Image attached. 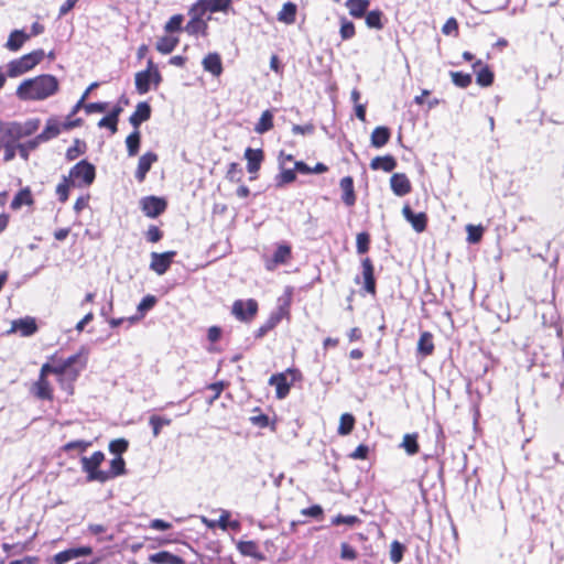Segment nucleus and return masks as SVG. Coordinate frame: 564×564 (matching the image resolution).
Instances as JSON below:
<instances>
[{"instance_id":"1","label":"nucleus","mask_w":564,"mask_h":564,"mask_svg":"<svg viewBox=\"0 0 564 564\" xmlns=\"http://www.w3.org/2000/svg\"><path fill=\"white\" fill-rule=\"evenodd\" d=\"M57 89L56 77L45 74L23 80L17 89V96L21 100H43L54 95Z\"/></svg>"},{"instance_id":"2","label":"nucleus","mask_w":564,"mask_h":564,"mask_svg":"<svg viewBox=\"0 0 564 564\" xmlns=\"http://www.w3.org/2000/svg\"><path fill=\"white\" fill-rule=\"evenodd\" d=\"M40 119H30L23 123H0V128L3 130V134L9 141L18 143L20 139L30 137L36 132L40 128Z\"/></svg>"},{"instance_id":"3","label":"nucleus","mask_w":564,"mask_h":564,"mask_svg":"<svg viewBox=\"0 0 564 564\" xmlns=\"http://www.w3.org/2000/svg\"><path fill=\"white\" fill-rule=\"evenodd\" d=\"M95 176V166L86 160H83L70 169L67 177L69 178L72 186L84 187L93 184Z\"/></svg>"},{"instance_id":"4","label":"nucleus","mask_w":564,"mask_h":564,"mask_svg":"<svg viewBox=\"0 0 564 564\" xmlns=\"http://www.w3.org/2000/svg\"><path fill=\"white\" fill-rule=\"evenodd\" d=\"M44 57V51L37 50L32 53L25 54L22 57L11 61L8 65V76L18 77L34 66H36Z\"/></svg>"},{"instance_id":"5","label":"nucleus","mask_w":564,"mask_h":564,"mask_svg":"<svg viewBox=\"0 0 564 564\" xmlns=\"http://www.w3.org/2000/svg\"><path fill=\"white\" fill-rule=\"evenodd\" d=\"M104 460L105 454L100 451L95 452L90 457L80 458L82 469L87 474V481L105 482V470L99 469Z\"/></svg>"},{"instance_id":"6","label":"nucleus","mask_w":564,"mask_h":564,"mask_svg":"<svg viewBox=\"0 0 564 564\" xmlns=\"http://www.w3.org/2000/svg\"><path fill=\"white\" fill-rule=\"evenodd\" d=\"M93 554L90 546L70 547L55 554L48 562V564H66L75 558L82 556H88Z\"/></svg>"},{"instance_id":"7","label":"nucleus","mask_w":564,"mask_h":564,"mask_svg":"<svg viewBox=\"0 0 564 564\" xmlns=\"http://www.w3.org/2000/svg\"><path fill=\"white\" fill-rule=\"evenodd\" d=\"M232 0H198L193 7L198 13L227 12L231 9Z\"/></svg>"},{"instance_id":"8","label":"nucleus","mask_w":564,"mask_h":564,"mask_svg":"<svg viewBox=\"0 0 564 564\" xmlns=\"http://www.w3.org/2000/svg\"><path fill=\"white\" fill-rule=\"evenodd\" d=\"M53 367L54 375L59 377L62 388L66 390L68 393H73L72 383L77 379V371L69 370V368L65 365L63 360H61L56 365H53Z\"/></svg>"},{"instance_id":"9","label":"nucleus","mask_w":564,"mask_h":564,"mask_svg":"<svg viewBox=\"0 0 564 564\" xmlns=\"http://www.w3.org/2000/svg\"><path fill=\"white\" fill-rule=\"evenodd\" d=\"M175 256V251H166L163 253L152 252L150 269L159 275L164 274L170 268Z\"/></svg>"},{"instance_id":"10","label":"nucleus","mask_w":564,"mask_h":564,"mask_svg":"<svg viewBox=\"0 0 564 564\" xmlns=\"http://www.w3.org/2000/svg\"><path fill=\"white\" fill-rule=\"evenodd\" d=\"M141 208L148 217L155 218L165 210L166 202L156 196H148L141 200Z\"/></svg>"},{"instance_id":"11","label":"nucleus","mask_w":564,"mask_h":564,"mask_svg":"<svg viewBox=\"0 0 564 564\" xmlns=\"http://www.w3.org/2000/svg\"><path fill=\"white\" fill-rule=\"evenodd\" d=\"M191 20L185 26V30L188 34H205L207 30V21L204 20V14L195 11V8L192 7L189 10Z\"/></svg>"},{"instance_id":"12","label":"nucleus","mask_w":564,"mask_h":564,"mask_svg":"<svg viewBox=\"0 0 564 564\" xmlns=\"http://www.w3.org/2000/svg\"><path fill=\"white\" fill-rule=\"evenodd\" d=\"M257 311H258L257 301L253 299H249L246 301L237 300L232 305L231 313L236 317H246V315L253 316L254 314H257Z\"/></svg>"},{"instance_id":"13","label":"nucleus","mask_w":564,"mask_h":564,"mask_svg":"<svg viewBox=\"0 0 564 564\" xmlns=\"http://www.w3.org/2000/svg\"><path fill=\"white\" fill-rule=\"evenodd\" d=\"M402 214L416 232H422L425 230L427 217L424 213L415 214L409 205H405L402 208Z\"/></svg>"},{"instance_id":"14","label":"nucleus","mask_w":564,"mask_h":564,"mask_svg":"<svg viewBox=\"0 0 564 564\" xmlns=\"http://www.w3.org/2000/svg\"><path fill=\"white\" fill-rule=\"evenodd\" d=\"M390 186L397 196H404L411 192V183L403 173H394L390 178Z\"/></svg>"},{"instance_id":"15","label":"nucleus","mask_w":564,"mask_h":564,"mask_svg":"<svg viewBox=\"0 0 564 564\" xmlns=\"http://www.w3.org/2000/svg\"><path fill=\"white\" fill-rule=\"evenodd\" d=\"M263 158L264 155L261 149H246L245 159L247 160V171L250 174H256L260 170Z\"/></svg>"},{"instance_id":"16","label":"nucleus","mask_w":564,"mask_h":564,"mask_svg":"<svg viewBox=\"0 0 564 564\" xmlns=\"http://www.w3.org/2000/svg\"><path fill=\"white\" fill-rule=\"evenodd\" d=\"M156 161L158 155L154 152H147L140 156L135 171V178L140 183L144 181L147 173L150 171L152 164Z\"/></svg>"},{"instance_id":"17","label":"nucleus","mask_w":564,"mask_h":564,"mask_svg":"<svg viewBox=\"0 0 564 564\" xmlns=\"http://www.w3.org/2000/svg\"><path fill=\"white\" fill-rule=\"evenodd\" d=\"M269 384L275 387L276 398L280 400L286 398L290 392L291 383L288 382L286 375L283 372L272 375L269 379Z\"/></svg>"},{"instance_id":"18","label":"nucleus","mask_w":564,"mask_h":564,"mask_svg":"<svg viewBox=\"0 0 564 564\" xmlns=\"http://www.w3.org/2000/svg\"><path fill=\"white\" fill-rule=\"evenodd\" d=\"M37 330L35 319H13L11 328L8 333L20 332L22 336H31Z\"/></svg>"},{"instance_id":"19","label":"nucleus","mask_w":564,"mask_h":564,"mask_svg":"<svg viewBox=\"0 0 564 564\" xmlns=\"http://www.w3.org/2000/svg\"><path fill=\"white\" fill-rule=\"evenodd\" d=\"M62 124L56 118H50L46 121L44 130L37 134V140L43 142H47L51 139L56 138L61 133Z\"/></svg>"},{"instance_id":"20","label":"nucleus","mask_w":564,"mask_h":564,"mask_svg":"<svg viewBox=\"0 0 564 564\" xmlns=\"http://www.w3.org/2000/svg\"><path fill=\"white\" fill-rule=\"evenodd\" d=\"M291 257V248L289 246H279L271 259L267 260V269L273 270L278 264H284Z\"/></svg>"},{"instance_id":"21","label":"nucleus","mask_w":564,"mask_h":564,"mask_svg":"<svg viewBox=\"0 0 564 564\" xmlns=\"http://www.w3.org/2000/svg\"><path fill=\"white\" fill-rule=\"evenodd\" d=\"M151 116V107L147 102H139L135 111L130 116L129 122L138 129L143 121H147Z\"/></svg>"},{"instance_id":"22","label":"nucleus","mask_w":564,"mask_h":564,"mask_svg":"<svg viewBox=\"0 0 564 564\" xmlns=\"http://www.w3.org/2000/svg\"><path fill=\"white\" fill-rule=\"evenodd\" d=\"M203 67L214 76H219L223 72L221 58L217 53H209L203 59Z\"/></svg>"},{"instance_id":"23","label":"nucleus","mask_w":564,"mask_h":564,"mask_svg":"<svg viewBox=\"0 0 564 564\" xmlns=\"http://www.w3.org/2000/svg\"><path fill=\"white\" fill-rule=\"evenodd\" d=\"M340 188L343 191L341 199L347 206H352L356 203V195L354 191V181L350 176H345L340 180Z\"/></svg>"},{"instance_id":"24","label":"nucleus","mask_w":564,"mask_h":564,"mask_svg":"<svg viewBox=\"0 0 564 564\" xmlns=\"http://www.w3.org/2000/svg\"><path fill=\"white\" fill-rule=\"evenodd\" d=\"M362 278L365 282V289L369 293H375L376 291V281L373 276V265L369 258L362 260Z\"/></svg>"},{"instance_id":"25","label":"nucleus","mask_w":564,"mask_h":564,"mask_svg":"<svg viewBox=\"0 0 564 564\" xmlns=\"http://www.w3.org/2000/svg\"><path fill=\"white\" fill-rule=\"evenodd\" d=\"M149 561L153 564H185L182 557L167 551H160L151 554L149 556Z\"/></svg>"},{"instance_id":"26","label":"nucleus","mask_w":564,"mask_h":564,"mask_svg":"<svg viewBox=\"0 0 564 564\" xmlns=\"http://www.w3.org/2000/svg\"><path fill=\"white\" fill-rule=\"evenodd\" d=\"M30 35L22 30H14L10 33L6 47L12 52L19 51Z\"/></svg>"},{"instance_id":"27","label":"nucleus","mask_w":564,"mask_h":564,"mask_svg":"<svg viewBox=\"0 0 564 564\" xmlns=\"http://www.w3.org/2000/svg\"><path fill=\"white\" fill-rule=\"evenodd\" d=\"M127 473L126 462L122 457H116L110 462V469L105 470V482Z\"/></svg>"},{"instance_id":"28","label":"nucleus","mask_w":564,"mask_h":564,"mask_svg":"<svg viewBox=\"0 0 564 564\" xmlns=\"http://www.w3.org/2000/svg\"><path fill=\"white\" fill-rule=\"evenodd\" d=\"M33 393L41 400H52V389L50 382L45 378H39L33 386Z\"/></svg>"},{"instance_id":"29","label":"nucleus","mask_w":564,"mask_h":564,"mask_svg":"<svg viewBox=\"0 0 564 564\" xmlns=\"http://www.w3.org/2000/svg\"><path fill=\"white\" fill-rule=\"evenodd\" d=\"M397 166V161L391 155L376 156L370 163L372 170H383L384 172H391Z\"/></svg>"},{"instance_id":"30","label":"nucleus","mask_w":564,"mask_h":564,"mask_svg":"<svg viewBox=\"0 0 564 564\" xmlns=\"http://www.w3.org/2000/svg\"><path fill=\"white\" fill-rule=\"evenodd\" d=\"M434 350L433 336L429 332H423L417 341V351L426 357L432 355Z\"/></svg>"},{"instance_id":"31","label":"nucleus","mask_w":564,"mask_h":564,"mask_svg":"<svg viewBox=\"0 0 564 564\" xmlns=\"http://www.w3.org/2000/svg\"><path fill=\"white\" fill-rule=\"evenodd\" d=\"M122 108L117 106L112 109L110 115L101 118L98 122L99 128H109L112 133L117 131L118 117L121 113Z\"/></svg>"},{"instance_id":"32","label":"nucleus","mask_w":564,"mask_h":564,"mask_svg":"<svg viewBox=\"0 0 564 564\" xmlns=\"http://www.w3.org/2000/svg\"><path fill=\"white\" fill-rule=\"evenodd\" d=\"M390 139V130L387 127H377L371 133V144L375 148H382Z\"/></svg>"},{"instance_id":"33","label":"nucleus","mask_w":564,"mask_h":564,"mask_svg":"<svg viewBox=\"0 0 564 564\" xmlns=\"http://www.w3.org/2000/svg\"><path fill=\"white\" fill-rule=\"evenodd\" d=\"M369 4V0H347L346 2V7L354 18H362Z\"/></svg>"},{"instance_id":"34","label":"nucleus","mask_w":564,"mask_h":564,"mask_svg":"<svg viewBox=\"0 0 564 564\" xmlns=\"http://www.w3.org/2000/svg\"><path fill=\"white\" fill-rule=\"evenodd\" d=\"M273 128V113L271 110H265L261 113V117L254 126V131L259 134H263Z\"/></svg>"},{"instance_id":"35","label":"nucleus","mask_w":564,"mask_h":564,"mask_svg":"<svg viewBox=\"0 0 564 564\" xmlns=\"http://www.w3.org/2000/svg\"><path fill=\"white\" fill-rule=\"evenodd\" d=\"M63 361L69 368V370H76L78 377L80 371L86 367L87 358L84 357L80 352H77L64 359Z\"/></svg>"},{"instance_id":"36","label":"nucleus","mask_w":564,"mask_h":564,"mask_svg":"<svg viewBox=\"0 0 564 564\" xmlns=\"http://www.w3.org/2000/svg\"><path fill=\"white\" fill-rule=\"evenodd\" d=\"M151 72H139L135 74V89L140 95H144L150 90Z\"/></svg>"},{"instance_id":"37","label":"nucleus","mask_w":564,"mask_h":564,"mask_svg":"<svg viewBox=\"0 0 564 564\" xmlns=\"http://www.w3.org/2000/svg\"><path fill=\"white\" fill-rule=\"evenodd\" d=\"M296 6L292 2L283 4L282 10L278 14V20L286 24H292L295 21Z\"/></svg>"},{"instance_id":"38","label":"nucleus","mask_w":564,"mask_h":564,"mask_svg":"<svg viewBox=\"0 0 564 564\" xmlns=\"http://www.w3.org/2000/svg\"><path fill=\"white\" fill-rule=\"evenodd\" d=\"M33 203L32 195L29 188L21 189L12 199L11 208L19 209L23 205H31Z\"/></svg>"},{"instance_id":"39","label":"nucleus","mask_w":564,"mask_h":564,"mask_svg":"<svg viewBox=\"0 0 564 564\" xmlns=\"http://www.w3.org/2000/svg\"><path fill=\"white\" fill-rule=\"evenodd\" d=\"M355 426V417L350 413H344L340 416L339 426L337 433L339 435H348L351 433Z\"/></svg>"},{"instance_id":"40","label":"nucleus","mask_w":564,"mask_h":564,"mask_svg":"<svg viewBox=\"0 0 564 564\" xmlns=\"http://www.w3.org/2000/svg\"><path fill=\"white\" fill-rule=\"evenodd\" d=\"M140 132L135 129L132 133H130L126 139L127 151L129 156L137 155L140 148Z\"/></svg>"},{"instance_id":"41","label":"nucleus","mask_w":564,"mask_h":564,"mask_svg":"<svg viewBox=\"0 0 564 564\" xmlns=\"http://www.w3.org/2000/svg\"><path fill=\"white\" fill-rule=\"evenodd\" d=\"M178 40L174 36H163L156 42V50L162 54L171 53L177 45Z\"/></svg>"},{"instance_id":"42","label":"nucleus","mask_w":564,"mask_h":564,"mask_svg":"<svg viewBox=\"0 0 564 564\" xmlns=\"http://www.w3.org/2000/svg\"><path fill=\"white\" fill-rule=\"evenodd\" d=\"M237 549L239 550V552L242 555L252 556V557H256V558H260L261 557L259 552H258V545L253 541H240L237 544Z\"/></svg>"},{"instance_id":"43","label":"nucleus","mask_w":564,"mask_h":564,"mask_svg":"<svg viewBox=\"0 0 564 564\" xmlns=\"http://www.w3.org/2000/svg\"><path fill=\"white\" fill-rule=\"evenodd\" d=\"M171 419L169 417H165V416H159V415H152L150 419H149V424L151 425L152 427V432H153V436L154 437H158L161 433V429L163 426H167L171 424Z\"/></svg>"},{"instance_id":"44","label":"nucleus","mask_w":564,"mask_h":564,"mask_svg":"<svg viewBox=\"0 0 564 564\" xmlns=\"http://www.w3.org/2000/svg\"><path fill=\"white\" fill-rule=\"evenodd\" d=\"M42 142L37 140V137H35L34 139L28 141V142H24V143H17V148H18V151H19V154L21 155V158H23L24 160H28L29 159V153L33 150H35L39 144H41Z\"/></svg>"},{"instance_id":"45","label":"nucleus","mask_w":564,"mask_h":564,"mask_svg":"<svg viewBox=\"0 0 564 564\" xmlns=\"http://www.w3.org/2000/svg\"><path fill=\"white\" fill-rule=\"evenodd\" d=\"M382 12L379 10H373L367 13L366 15V24L370 29L381 30L383 24L381 22Z\"/></svg>"},{"instance_id":"46","label":"nucleus","mask_w":564,"mask_h":564,"mask_svg":"<svg viewBox=\"0 0 564 564\" xmlns=\"http://www.w3.org/2000/svg\"><path fill=\"white\" fill-rule=\"evenodd\" d=\"M129 442L126 438H117L109 443V452L118 457L127 452Z\"/></svg>"},{"instance_id":"47","label":"nucleus","mask_w":564,"mask_h":564,"mask_svg":"<svg viewBox=\"0 0 564 564\" xmlns=\"http://www.w3.org/2000/svg\"><path fill=\"white\" fill-rule=\"evenodd\" d=\"M85 149H86L85 142L80 141L79 139H76L74 141V144L70 148H68V150L66 152V159L68 161H74L80 154H83L85 152Z\"/></svg>"},{"instance_id":"48","label":"nucleus","mask_w":564,"mask_h":564,"mask_svg":"<svg viewBox=\"0 0 564 564\" xmlns=\"http://www.w3.org/2000/svg\"><path fill=\"white\" fill-rule=\"evenodd\" d=\"M476 82L482 87L490 86L494 82L492 72L487 66L482 67L477 72Z\"/></svg>"},{"instance_id":"49","label":"nucleus","mask_w":564,"mask_h":564,"mask_svg":"<svg viewBox=\"0 0 564 564\" xmlns=\"http://www.w3.org/2000/svg\"><path fill=\"white\" fill-rule=\"evenodd\" d=\"M452 82L460 88H466L471 83V75L463 72H451Z\"/></svg>"},{"instance_id":"50","label":"nucleus","mask_w":564,"mask_h":564,"mask_svg":"<svg viewBox=\"0 0 564 564\" xmlns=\"http://www.w3.org/2000/svg\"><path fill=\"white\" fill-rule=\"evenodd\" d=\"M405 546L399 541H393L390 549V560L392 563L398 564L403 558Z\"/></svg>"},{"instance_id":"51","label":"nucleus","mask_w":564,"mask_h":564,"mask_svg":"<svg viewBox=\"0 0 564 564\" xmlns=\"http://www.w3.org/2000/svg\"><path fill=\"white\" fill-rule=\"evenodd\" d=\"M402 447L406 451L409 455H414L419 452V444L416 441V435L414 434H405L402 442Z\"/></svg>"},{"instance_id":"52","label":"nucleus","mask_w":564,"mask_h":564,"mask_svg":"<svg viewBox=\"0 0 564 564\" xmlns=\"http://www.w3.org/2000/svg\"><path fill=\"white\" fill-rule=\"evenodd\" d=\"M280 169H281V173L276 177L278 186H282L284 184L292 183L295 180L296 175H295L294 170L288 169L286 166H283Z\"/></svg>"},{"instance_id":"53","label":"nucleus","mask_w":564,"mask_h":564,"mask_svg":"<svg viewBox=\"0 0 564 564\" xmlns=\"http://www.w3.org/2000/svg\"><path fill=\"white\" fill-rule=\"evenodd\" d=\"M72 186L70 181L67 176H63L62 183L56 187V194L62 203H65L68 198V189Z\"/></svg>"},{"instance_id":"54","label":"nucleus","mask_w":564,"mask_h":564,"mask_svg":"<svg viewBox=\"0 0 564 564\" xmlns=\"http://www.w3.org/2000/svg\"><path fill=\"white\" fill-rule=\"evenodd\" d=\"M359 522H360V519L356 516L338 514L332 519V524H334V525L347 524V525L354 527L355 524H357Z\"/></svg>"},{"instance_id":"55","label":"nucleus","mask_w":564,"mask_h":564,"mask_svg":"<svg viewBox=\"0 0 564 564\" xmlns=\"http://www.w3.org/2000/svg\"><path fill=\"white\" fill-rule=\"evenodd\" d=\"M182 22H183V15L181 14H175L173 15L165 24V31L166 32H176V31H180L181 30V26H182Z\"/></svg>"},{"instance_id":"56","label":"nucleus","mask_w":564,"mask_h":564,"mask_svg":"<svg viewBox=\"0 0 564 564\" xmlns=\"http://www.w3.org/2000/svg\"><path fill=\"white\" fill-rule=\"evenodd\" d=\"M90 445H91V443L86 442V441H72V442L66 443L63 446V449L65 452H70L73 449H78L80 452H85Z\"/></svg>"},{"instance_id":"57","label":"nucleus","mask_w":564,"mask_h":564,"mask_svg":"<svg viewBox=\"0 0 564 564\" xmlns=\"http://www.w3.org/2000/svg\"><path fill=\"white\" fill-rule=\"evenodd\" d=\"M340 557L346 561H354L357 558L356 550L348 543L340 544Z\"/></svg>"},{"instance_id":"58","label":"nucleus","mask_w":564,"mask_h":564,"mask_svg":"<svg viewBox=\"0 0 564 564\" xmlns=\"http://www.w3.org/2000/svg\"><path fill=\"white\" fill-rule=\"evenodd\" d=\"M301 514L305 517H312L315 519H322L324 516V510L319 505H314L308 508L302 509Z\"/></svg>"},{"instance_id":"59","label":"nucleus","mask_w":564,"mask_h":564,"mask_svg":"<svg viewBox=\"0 0 564 564\" xmlns=\"http://www.w3.org/2000/svg\"><path fill=\"white\" fill-rule=\"evenodd\" d=\"M357 251L358 253H365L369 249V236L366 232L357 235Z\"/></svg>"},{"instance_id":"60","label":"nucleus","mask_w":564,"mask_h":564,"mask_svg":"<svg viewBox=\"0 0 564 564\" xmlns=\"http://www.w3.org/2000/svg\"><path fill=\"white\" fill-rule=\"evenodd\" d=\"M355 35V26L350 21H343L340 26V36L343 40H349Z\"/></svg>"},{"instance_id":"61","label":"nucleus","mask_w":564,"mask_h":564,"mask_svg":"<svg viewBox=\"0 0 564 564\" xmlns=\"http://www.w3.org/2000/svg\"><path fill=\"white\" fill-rule=\"evenodd\" d=\"M442 32L445 35H451V34L457 35V33H458V23H457L456 19L455 18H449L445 22V24L443 25Z\"/></svg>"},{"instance_id":"62","label":"nucleus","mask_w":564,"mask_h":564,"mask_svg":"<svg viewBox=\"0 0 564 564\" xmlns=\"http://www.w3.org/2000/svg\"><path fill=\"white\" fill-rule=\"evenodd\" d=\"M467 232H468V241L471 243H476L481 238L482 229L480 227H475L473 225H468Z\"/></svg>"},{"instance_id":"63","label":"nucleus","mask_w":564,"mask_h":564,"mask_svg":"<svg viewBox=\"0 0 564 564\" xmlns=\"http://www.w3.org/2000/svg\"><path fill=\"white\" fill-rule=\"evenodd\" d=\"M3 149H4V161L9 162V161L13 160L15 156V152L18 150L17 143L8 140L7 143L4 144Z\"/></svg>"},{"instance_id":"64","label":"nucleus","mask_w":564,"mask_h":564,"mask_svg":"<svg viewBox=\"0 0 564 564\" xmlns=\"http://www.w3.org/2000/svg\"><path fill=\"white\" fill-rule=\"evenodd\" d=\"M155 302H156V300H155V297H154V296H152V295H148V296H145V297L140 302V304L138 305V310H139V312H141V313L147 312L148 310H150L151 307H153V306H154Z\"/></svg>"}]
</instances>
